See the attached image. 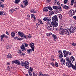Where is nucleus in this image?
<instances>
[{
    "mask_svg": "<svg viewBox=\"0 0 76 76\" xmlns=\"http://www.w3.org/2000/svg\"><path fill=\"white\" fill-rule=\"evenodd\" d=\"M76 27L75 26L72 25L71 26L70 28H66L64 31V33L66 35H70L71 33H74V32H76Z\"/></svg>",
    "mask_w": 76,
    "mask_h": 76,
    "instance_id": "f257e3e1",
    "label": "nucleus"
},
{
    "mask_svg": "<svg viewBox=\"0 0 76 76\" xmlns=\"http://www.w3.org/2000/svg\"><path fill=\"white\" fill-rule=\"evenodd\" d=\"M24 51H26V49L25 46L23 45V43L20 46V50H18V51L19 55L21 56H23L25 55V53L23 52Z\"/></svg>",
    "mask_w": 76,
    "mask_h": 76,
    "instance_id": "f03ea898",
    "label": "nucleus"
},
{
    "mask_svg": "<svg viewBox=\"0 0 76 76\" xmlns=\"http://www.w3.org/2000/svg\"><path fill=\"white\" fill-rule=\"evenodd\" d=\"M66 60L67 62L66 63V65L67 66H69L70 64L72 62L73 63V62L75 60V58L73 56H71L70 58L69 57H67L66 58Z\"/></svg>",
    "mask_w": 76,
    "mask_h": 76,
    "instance_id": "7ed1b4c3",
    "label": "nucleus"
},
{
    "mask_svg": "<svg viewBox=\"0 0 76 76\" xmlns=\"http://www.w3.org/2000/svg\"><path fill=\"white\" fill-rule=\"evenodd\" d=\"M21 63V66H25V67L26 69H28V68L29 67V62H28L25 61V62H24L23 61H22Z\"/></svg>",
    "mask_w": 76,
    "mask_h": 76,
    "instance_id": "20e7f679",
    "label": "nucleus"
},
{
    "mask_svg": "<svg viewBox=\"0 0 76 76\" xmlns=\"http://www.w3.org/2000/svg\"><path fill=\"white\" fill-rule=\"evenodd\" d=\"M18 35L20 36V37H23L24 38H26L27 39L28 37H26V35L23 33V32H22L21 31H19L18 32Z\"/></svg>",
    "mask_w": 76,
    "mask_h": 76,
    "instance_id": "39448f33",
    "label": "nucleus"
},
{
    "mask_svg": "<svg viewBox=\"0 0 76 76\" xmlns=\"http://www.w3.org/2000/svg\"><path fill=\"white\" fill-rule=\"evenodd\" d=\"M63 53L64 54V57H66L68 56V54L71 55V52H69V51H66V50H63Z\"/></svg>",
    "mask_w": 76,
    "mask_h": 76,
    "instance_id": "423d86ee",
    "label": "nucleus"
},
{
    "mask_svg": "<svg viewBox=\"0 0 76 76\" xmlns=\"http://www.w3.org/2000/svg\"><path fill=\"white\" fill-rule=\"evenodd\" d=\"M60 31L59 32V34L60 35H64V31H65L64 29V28H62L61 27H60Z\"/></svg>",
    "mask_w": 76,
    "mask_h": 76,
    "instance_id": "0eeeda50",
    "label": "nucleus"
},
{
    "mask_svg": "<svg viewBox=\"0 0 76 76\" xmlns=\"http://www.w3.org/2000/svg\"><path fill=\"white\" fill-rule=\"evenodd\" d=\"M52 22H58V18H57V16L54 15L52 17Z\"/></svg>",
    "mask_w": 76,
    "mask_h": 76,
    "instance_id": "6e6552de",
    "label": "nucleus"
},
{
    "mask_svg": "<svg viewBox=\"0 0 76 76\" xmlns=\"http://www.w3.org/2000/svg\"><path fill=\"white\" fill-rule=\"evenodd\" d=\"M75 14V12L74 10H70L69 11V15L70 16H73V15Z\"/></svg>",
    "mask_w": 76,
    "mask_h": 76,
    "instance_id": "1a4fd4ad",
    "label": "nucleus"
},
{
    "mask_svg": "<svg viewBox=\"0 0 76 76\" xmlns=\"http://www.w3.org/2000/svg\"><path fill=\"white\" fill-rule=\"evenodd\" d=\"M29 46L32 50L33 51H34L35 48L34 47V43L33 42H31V43H29Z\"/></svg>",
    "mask_w": 76,
    "mask_h": 76,
    "instance_id": "9d476101",
    "label": "nucleus"
},
{
    "mask_svg": "<svg viewBox=\"0 0 76 76\" xmlns=\"http://www.w3.org/2000/svg\"><path fill=\"white\" fill-rule=\"evenodd\" d=\"M12 64H14V63H15L18 65H20V62L19 61V60H16L15 61H13L12 62Z\"/></svg>",
    "mask_w": 76,
    "mask_h": 76,
    "instance_id": "9b49d317",
    "label": "nucleus"
},
{
    "mask_svg": "<svg viewBox=\"0 0 76 76\" xmlns=\"http://www.w3.org/2000/svg\"><path fill=\"white\" fill-rule=\"evenodd\" d=\"M46 26L48 29H49V30H52V29H53L52 28H53L52 26H51V25L50 23H48L46 25Z\"/></svg>",
    "mask_w": 76,
    "mask_h": 76,
    "instance_id": "f8f14e48",
    "label": "nucleus"
},
{
    "mask_svg": "<svg viewBox=\"0 0 76 76\" xmlns=\"http://www.w3.org/2000/svg\"><path fill=\"white\" fill-rule=\"evenodd\" d=\"M51 25L53 27H57L58 26V23H56V21H52L51 23Z\"/></svg>",
    "mask_w": 76,
    "mask_h": 76,
    "instance_id": "ddd939ff",
    "label": "nucleus"
},
{
    "mask_svg": "<svg viewBox=\"0 0 76 76\" xmlns=\"http://www.w3.org/2000/svg\"><path fill=\"white\" fill-rule=\"evenodd\" d=\"M58 57H63V53L61 52V50H59L58 51Z\"/></svg>",
    "mask_w": 76,
    "mask_h": 76,
    "instance_id": "4468645a",
    "label": "nucleus"
},
{
    "mask_svg": "<svg viewBox=\"0 0 76 76\" xmlns=\"http://www.w3.org/2000/svg\"><path fill=\"white\" fill-rule=\"evenodd\" d=\"M70 67H72V69H76V66L74 65L73 64H72V63L70 64L69 66H68V68H70Z\"/></svg>",
    "mask_w": 76,
    "mask_h": 76,
    "instance_id": "2eb2a0df",
    "label": "nucleus"
},
{
    "mask_svg": "<svg viewBox=\"0 0 76 76\" xmlns=\"http://www.w3.org/2000/svg\"><path fill=\"white\" fill-rule=\"evenodd\" d=\"M28 1L27 0H24L23 2V4L25 5L26 6L28 5Z\"/></svg>",
    "mask_w": 76,
    "mask_h": 76,
    "instance_id": "dca6fc26",
    "label": "nucleus"
},
{
    "mask_svg": "<svg viewBox=\"0 0 76 76\" xmlns=\"http://www.w3.org/2000/svg\"><path fill=\"white\" fill-rule=\"evenodd\" d=\"M52 37L54 38L53 40L54 41H56L57 36L55 34H52Z\"/></svg>",
    "mask_w": 76,
    "mask_h": 76,
    "instance_id": "f3484780",
    "label": "nucleus"
},
{
    "mask_svg": "<svg viewBox=\"0 0 76 76\" xmlns=\"http://www.w3.org/2000/svg\"><path fill=\"white\" fill-rule=\"evenodd\" d=\"M31 17L32 18H34V21H36V20H37L36 18H35V15L33 14H31Z\"/></svg>",
    "mask_w": 76,
    "mask_h": 76,
    "instance_id": "a211bd4d",
    "label": "nucleus"
},
{
    "mask_svg": "<svg viewBox=\"0 0 76 76\" xmlns=\"http://www.w3.org/2000/svg\"><path fill=\"white\" fill-rule=\"evenodd\" d=\"M57 10H58L60 12L61 11H62L63 9L61 8V7L60 5H58V6H57Z\"/></svg>",
    "mask_w": 76,
    "mask_h": 76,
    "instance_id": "6ab92c4d",
    "label": "nucleus"
},
{
    "mask_svg": "<svg viewBox=\"0 0 76 76\" xmlns=\"http://www.w3.org/2000/svg\"><path fill=\"white\" fill-rule=\"evenodd\" d=\"M6 12L3 11H0V15L1 16V15H6Z\"/></svg>",
    "mask_w": 76,
    "mask_h": 76,
    "instance_id": "aec40b11",
    "label": "nucleus"
},
{
    "mask_svg": "<svg viewBox=\"0 0 76 76\" xmlns=\"http://www.w3.org/2000/svg\"><path fill=\"white\" fill-rule=\"evenodd\" d=\"M31 13H35L36 12V11L34 9H31L30 11Z\"/></svg>",
    "mask_w": 76,
    "mask_h": 76,
    "instance_id": "412c9836",
    "label": "nucleus"
},
{
    "mask_svg": "<svg viewBox=\"0 0 76 76\" xmlns=\"http://www.w3.org/2000/svg\"><path fill=\"white\" fill-rule=\"evenodd\" d=\"M48 7H44L43 9L44 12H47V11H48Z\"/></svg>",
    "mask_w": 76,
    "mask_h": 76,
    "instance_id": "4be33fe9",
    "label": "nucleus"
},
{
    "mask_svg": "<svg viewBox=\"0 0 76 76\" xmlns=\"http://www.w3.org/2000/svg\"><path fill=\"white\" fill-rule=\"evenodd\" d=\"M43 20L48 22V21H50V19L48 18V17H45L43 19Z\"/></svg>",
    "mask_w": 76,
    "mask_h": 76,
    "instance_id": "5701e85b",
    "label": "nucleus"
},
{
    "mask_svg": "<svg viewBox=\"0 0 76 76\" xmlns=\"http://www.w3.org/2000/svg\"><path fill=\"white\" fill-rule=\"evenodd\" d=\"M32 50L31 49H29L27 50V53H28V54H30L31 53H32Z\"/></svg>",
    "mask_w": 76,
    "mask_h": 76,
    "instance_id": "b1692460",
    "label": "nucleus"
},
{
    "mask_svg": "<svg viewBox=\"0 0 76 76\" xmlns=\"http://www.w3.org/2000/svg\"><path fill=\"white\" fill-rule=\"evenodd\" d=\"M12 9H13V10L14 11H17L18 9V7H12Z\"/></svg>",
    "mask_w": 76,
    "mask_h": 76,
    "instance_id": "393cba45",
    "label": "nucleus"
},
{
    "mask_svg": "<svg viewBox=\"0 0 76 76\" xmlns=\"http://www.w3.org/2000/svg\"><path fill=\"white\" fill-rule=\"evenodd\" d=\"M49 12L50 15H54V12L53 11H49Z\"/></svg>",
    "mask_w": 76,
    "mask_h": 76,
    "instance_id": "a878e982",
    "label": "nucleus"
},
{
    "mask_svg": "<svg viewBox=\"0 0 76 76\" xmlns=\"http://www.w3.org/2000/svg\"><path fill=\"white\" fill-rule=\"evenodd\" d=\"M11 35L12 37H14L15 36V32H14V31L12 32Z\"/></svg>",
    "mask_w": 76,
    "mask_h": 76,
    "instance_id": "bb28decb",
    "label": "nucleus"
},
{
    "mask_svg": "<svg viewBox=\"0 0 76 76\" xmlns=\"http://www.w3.org/2000/svg\"><path fill=\"white\" fill-rule=\"evenodd\" d=\"M47 7H48V10L49 9V10L50 11H52V10H53V8H52L51 7L48 6Z\"/></svg>",
    "mask_w": 76,
    "mask_h": 76,
    "instance_id": "cd10ccee",
    "label": "nucleus"
},
{
    "mask_svg": "<svg viewBox=\"0 0 76 76\" xmlns=\"http://www.w3.org/2000/svg\"><path fill=\"white\" fill-rule=\"evenodd\" d=\"M20 1V0H15V4H18L19 3V2Z\"/></svg>",
    "mask_w": 76,
    "mask_h": 76,
    "instance_id": "c85d7f7f",
    "label": "nucleus"
},
{
    "mask_svg": "<svg viewBox=\"0 0 76 76\" xmlns=\"http://www.w3.org/2000/svg\"><path fill=\"white\" fill-rule=\"evenodd\" d=\"M50 65H51V66H53V67H56L54 63L53 62L50 63Z\"/></svg>",
    "mask_w": 76,
    "mask_h": 76,
    "instance_id": "c756f323",
    "label": "nucleus"
},
{
    "mask_svg": "<svg viewBox=\"0 0 76 76\" xmlns=\"http://www.w3.org/2000/svg\"><path fill=\"white\" fill-rule=\"evenodd\" d=\"M37 20L38 22H39L40 23V24H42V25L43 24V23L42 22V21L41 20L39 19H38Z\"/></svg>",
    "mask_w": 76,
    "mask_h": 76,
    "instance_id": "7c9ffc66",
    "label": "nucleus"
},
{
    "mask_svg": "<svg viewBox=\"0 0 76 76\" xmlns=\"http://www.w3.org/2000/svg\"><path fill=\"white\" fill-rule=\"evenodd\" d=\"M53 9H55V10H57V6H53Z\"/></svg>",
    "mask_w": 76,
    "mask_h": 76,
    "instance_id": "2f4dec72",
    "label": "nucleus"
},
{
    "mask_svg": "<svg viewBox=\"0 0 76 76\" xmlns=\"http://www.w3.org/2000/svg\"><path fill=\"white\" fill-rule=\"evenodd\" d=\"M15 12V11L12 9H10V13H13Z\"/></svg>",
    "mask_w": 76,
    "mask_h": 76,
    "instance_id": "473e14b6",
    "label": "nucleus"
},
{
    "mask_svg": "<svg viewBox=\"0 0 76 76\" xmlns=\"http://www.w3.org/2000/svg\"><path fill=\"white\" fill-rule=\"evenodd\" d=\"M10 48V45H7L6 46V49H7V50H9Z\"/></svg>",
    "mask_w": 76,
    "mask_h": 76,
    "instance_id": "72a5a7b5",
    "label": "nucleus"
},
{
    "mask_svg": "<svg viewBox=\"0 0 76 76\" xmlns=\"http://www.w3.org/2000/svg\"><path fill=\"white\" fill-rule=\"evenodd\" d=\"M58 16L60 19H62V15H61L59 14Z\"/></svg>",
    "mask_w": 76,
    "mask_h": 76,
    "instance_id": "f704fd0d",
    "label": "nucleus"
},
{
    "mask_svg": "<svg viewBox=\"0 0 76 76\" xmlns=\"http://www.w3.org/2000/svg\"><path fill=\"white\" fill-rule=\"evenodd\" d=\"M64 9H69V7L65 5L64 7Z\"/></svg>",
    "mask_w": 76,
    "mask_h": 76,
    "instance_id": "c9c22d12",
    "label": "nucleus"
},
{
    "mask_svg": "<svg viewBox=\"0 0 76 76\" xmlns=\"http://www.w3.org/2000/svg\"><path fill=\"white\" fill-rule=\"evenodd\" d=\"M0 7H1L2 8H4V5L3 4H0Z\"/></svg>",
    "mask_w": 76,
    "mask_h": 76,
    "instance_id": "e433bc0d",
    "label": "nucleus"
},
{
    "mask_svg": "<svg viewBox=\"0 0 76 76\" xmlns=\"http://www.w3.org/2000/svg\"><path fill=\"white\" fill-rule=\"evenodd\" d=\"M55 65L57 67H58V64L56 62H55Z\"/></svg>",
    "mask_w": 76,
    "mask_h": 76,
    "instance_id": "4c0bfd02",
    "label": "nucleus"
},
{
    "mask_svg": "<svg viewBox=\"0 0 76 76\" xmlns=\"http://www.w3.org/2000/svg\"><path fill=\"white\" fill-rule=\"evenodd\" d=\"M34 70V69L32 67H30V69H29L28 71H30V72H32Z\"/></svg>",
    "mask_w": 76,
    "mask_h": 76,
    "instance_id": "58836bf2",
    "label": "nucleus"
},
{
    "mask_svg": "<svg viewBox=\"0 0 76 76\" xmlns=\"http://www.w3.org/2000/svg\"><path fill=\"white\" fill-rule=\"evenodd\" d=\"M64 4H67V2H68V0H64Z\"/></svg>",
    "mask_w": 76,
    "mask_h": 76,
    "instance_id": "ea45409f",
    "label": "nucleus"
},
{
    "mask_svg": "<svg viewBox=\"0 0 76 76\" xmlns=\"http://www.w3.org/2000/svg\"><path fill=\"white\" fill-rule=\"evenodd\" d=\"M72 45L74 47H76V43L75 42H73L72 44Z\"/></svg>",
    "mask_w": 76,
    "mask_h": 76,
    "instance_id": "a19ab883",
    "label": "nucleus"
},
{
    "mask_svg": "<svg viewBox=\"0 0 76 76\" xmlns=\"http://www.w3.org/2000/svg\"><path fill=\"white\" fill-rule=\"evenodd\" d=\"M4 37V34H3L1 36V39H3Z\"/></svg>",
    "mask_w": 76,
    "mask_h": 76,
    "instance_id": "79ce46f5",
    "label": "nucleus"
},
{
    "mask_svg": "<svg viewBox=\"0 0 76 76\" xmlns=\"http://www.w3.org/2000/svg\"><path fill=\"white\" fill-rule=\"evenodd\" d=\"M28 38H32V36L31 34H29L28 35Z\"/></svg>",
    "mask_w": 76,
    "mask_h": 76,
    "instance_id": "37998d69",
    "label": "nucleus"
},
{
    "mask_svg": "<svg viewBox=\"0 0 76 76\" xmlns=\"http://www.w3.org/2000/svg\"><path fill=\"white\" fill-rule=\"evenodd\" d=\"M7 56H8V58H12V55H11V54H10V55H9Z\"/></svg>",
    "mask_w": 76,
    "mask_h": 76,
    "instance_id": "c03bdc74",
    "label": "nucleus"
},
{
    "mask_svg": "<svg viewBox=\"0 0 76 76\" xmlns=\"http://www.w3.org/2000/svg\"><path fill=\"white\" fill-rule=\"evenodd\" d=\"M59 12V11H58L57 10H56L54 11V13H55V14H57V13H58Z\"/></svg>",
    "mask_w": 76,
    "mask_h": 76,
    "instance_id": "a18cd8bd",
    "label": "nucleus"
},
{
    "mask_svg": "<svg viewBox=\"0 0 76 76\" xmlns=\"http://www.w3.org/2000/svg\"><path fill=\"white\" fill-rule=\"evenodd\" d=\"M24 44H25V47H28V45L27 43H25Z\"/></svg>",
    "mask_w": 76,
    "mask_h": 76,
    "instance_id": "49530a36",
    "label": "nucleus"
},
{
    "mask_svg": "<svg viewBox=\"0 0 76 76\" xmlns=\"http://www.w3.org/2000/svg\"><path fill=\"white\" fill-rule=\"evenodd\" d=\"M59 59L60 60V61H61V62H62V61H63V58H62L61 57Z\"/></svg>",
    "mask_w": 76,
    "mask_h": 76,
    "instance_id": "de8ad7c7",
    "label": "nucleus"
},
{
    "mask_svg": "<svg viewBox=\"0 0 76 76\" xmlns=\"http://www.w3.org/2000/svg\"><path fill=\"white\" fill-rule=\"evenodd\" d=\"M71 3H73V4H74V3H75V2L74 0H71Z\"/></svg>",
    "mask_w": 76,
    "mask_h": 76,
    "instance_id": "09e8293b",
    "label": "nucleus"
},
{
    "mask_svg": "<svg viewBox=\"0 0 76 76\" xmlns=\"http://www.w3.org/2000/svg\"><path fill=\"white\" fill-rule=\"evenodd\" d=\"M63 64H64V65H65L66 64V62H65V60L64 59L63 60Z\"/></svg>",
    "mask_w": 76,
    "mask_h": 76,
    "instance_id": "8fccbe9b",
    "label": "nucleus"
},
{
    "mask_svg": "<svg viewBox=\"0 0 76 76\" xmlns=\"http://www.w3.org/2000/svg\"><path fill=\"white\" fill-rule=\"evenodd\" d=\"M4 1V0H0V4H1L2 3H3Z\"/></svg>",
    "mask_w": 76,
    "mask_h": 76,
    "instance_id": "3c124183",
    "label": "nucleus"
},
{
    "mask_svg": "<svg viewBox=\"0 0 76 76\" xmlns=\"http://www.w3.org/2000/svg\"><path fill=\"white\" fill-rule=\"evenodd\" d=\"M33 76H37V74H35V73L34 72L33 74Z\"/></svg>",
    "mask_w": 76,
    "mask_h": 76,
    "instance_id": "603ef678",
    "label": "nucleus"
},
{
    "mask_svg": "<svg viewBox=\"0 0 76 76\" xmlns=\"http://www.w3.org/2000/svg\"><path fill=\"white\" fill-rule=\"evenodd\" d=\"M28 73L29 76H32V73H31V72L30 71H28Z\"/></svg>",
    "mask_w": 76,
    "mask_h": 76,
    "instance_id": "864d4df0",
    "label": "nucleus"
},
{
    "mask_svg": "<svg viewBox=\"0 0 76 76\" xmlns=\"http://www.w3.org/2000/svg\"><path fill=\"white\" fill-rule=\"evenodd\" d=\"M20 6L21 7H22V8H25V6H23V4H21L20 5Z\"/></svg>",
    "mask_w": 76,
    "mask_h": 76,
    "instance_id": "5fc2aeb1",
    "label": "nucleus"
},
{
    "mask_svg": "<svg viewBox=\"0 0 76 76\" xmlns=\"http://www.w3.org/2000/svg\"><path fill=\"white\" fill-rule=\"evenodd\" d=\"M18 40V41H21V40H22L23 39L22 38H18L17 39Z\"/></svg>",
    "mask_w": 76,
    "mask_h": 76,
    "instance_id": "6e6d98bb",
    "label": "nucleus"
},
{
    "mask_svg": "<svg viewBox=\"0 0 76 76\" xmlns=\"http://www.w3.org/2000/svg\"><path fill=\"white\" fill-rule=\"evenodd\" d=\"M4 37H5V38H6V39H7V38H8V37L7 36V35H5V34H4Z\"/></svg>",
    "mask_w": 76,
    "mask_h": 76,
    "instance_id": "4d7b16f0",
    "label": "nucleus"
},
{
    "mask_svg": "<svg viewBox=\"0 0 76 76\" xmlns=\"http://www.w3.org/2000/svg\"><path fill=\"white\" fill-rule=\"evenodd\" d=\"M61 6H62V7H63V8L64 9V6H65V5L63 4H61Z\"/></svg>",
    "mask_w": 76,
    "mask_h": 76,
    "instance_id": "13d9d810",
    "label": "nucleus"
},
{
    "mask_svg": "<svg viewBox=\"0 0 76 76\" xmlns=\"http://www.w3.org/2000/svg\"><path fill=\"white\" fill-rule=\"evenodd\" d=\"M42 75H43L44 76H48V74H42Z\"/></svg>",
    "mask_w": 76,
    "mask_h": 76,
    "instance_id": "bf43d9fd",
    "label": "nucleus"
},
{
    "mask_svg": "<svg viewBox=\"0 0 76 76\" xmlns=\"http://www.w3.org/2000/svg\"><path fill=\"white\" fill-rule=\"evenodd\" d=\"M6 34H7V35H9V33L8 32V31H6Z\"/></svg>",
    "mask_w": 76,
    "mask_h": 76,
    "instance_id": "052dcab7",
    "label": "nucleus"
},
{
    "mask_svg": "<svg viewBox=\"0 0 76 76\" xmlns=\"http://www.w3.org/2000/svg\"><path fill=\"white\" fill-rule=\"evenodd\" d=\"M73 18L75 20H76V16H74L73 17Z\"/></svg>",
    "mask_w": 76,
    "mask_h": 76,
    "instance_id": "680f3d73",
    "label": "nucleus"
},
{
    "mask_svg": "<svg viewBox=\"0 0 76 76\" xmlns=\"http://www.w3.org/2000/svg\"><path fill=\"white\" fill-rule=\"evenodd\" d=\"M47 1L48 3H50L51 1V0H47Z\"/></svg>",
    "mask_w": 76,
    "mask_h": 76,
    "instance_id": "e2e57ef3",
    "label": "nucleus"
},
{
    "mask_svg": "<svg viewBox=\"0 0 76 76\" xmlns=\"http://www.w3.org/2000/svg\"><path fill=\"white\" fill-rule=\"evenodd\" d=\"M57 4H58V5H60V2H59V1H58L57 2Z\"/></svg>",
    "mask_w": 76,
    "mask_h": 76,
    "instance_id": "0e129e2a",
    "label": "nucleus"
},
{
    "mask_svg": "<svg viewBox=\"0 0 76 76\" xmlns=\"http://www.w3.org/2000/svg\"><path fill=\"white\" fill-rule=\"evenodd\" d=\"M52 35V33H49V35L50 36V35Z\"/></svg>",
    "mask_w": 76,
    "mask_h": 76,
    "instance_id": "69168bd1",
    "label": "nucleus"
},
{
    "mask_svg": "<svg viewBox=\"0 0 76 76\" xmlns=\"http://www.w3.org/2000/svg\"><path fill=\"white\" fill-rule=\"evenodd\" d=\"M27 16L28 18H30V15H29V14H28L27 15Z\"/></svg>",
    "mask_w": 76,
    "mask_h": 76,
    "instance_id": "338daca9",
    "label": "nucleus"
},
{
    "mask_svg": "<svg viewBox=\"0 0 76 76\" xmlns=\"http://www.w3.org/2000/svg\"><path fill=\"white\" fill-rule=\"evenodd\" d=\"M39 76H44V75H42V74H40Z\"/></svg>",
    "mask_w": 76,
    "mask_h": 76,
    "instance_id": "774afa93",
    "label": "nucleus"
}]
</instances>
